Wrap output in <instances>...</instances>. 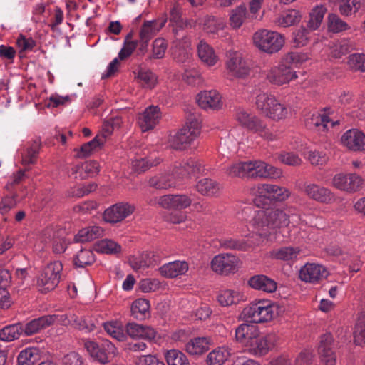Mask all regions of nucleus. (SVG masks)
I'll return each mask as SVG.
<instances>
[{"label": "nucleus", "instance_id": "nucleus-8", "mask_svg": "<svg viewBox=\"0 0 365 365\" xmlns=\"http://www.w3.org/2000/svg\"><path fill=\"white\" fill-rule=\"evenodd\" d=\"M277 307L269 301L259 300L250 303L244 308V319L252 323H264L271 321L277 314Z\"/></svg>", "mask_w": 365, "mask_h": 365}, {"label": "nucleus", "instance_id": "nucleus-39", "mask_svg": "<svg viewBox=\"0 0 365 365\" xmlns=\"http://www.w3.org/2000/svg\"><path fill=\"white\" fill-rule=\"evenodd\" d=\"M41 351L37 347H28L21 351L17 357L19 365H33L40 359Z\"/></svg>", "mask_w": 365, "mask_h": 365}, {"label": "nucleus", "instance_id": "nucleus-4", "mask_svg": "<svg viewBox=\"0 0 365 365\" xmlns=\"http://www.w3.org/2000/svg\"><path fill=\"white\" fill-rule=\"evenodd\" d=\"M238 123L247 130L258 134L261 138L269 141L277 138L278 134L273 128H269L264 120L245 110L240 109L236 113Z\"/></svg>", "mask_w": 365, "mask_h": 365}, {"label": "nucleus", "instance_id": "nucleus-45", "mask_svg": "<svg viewBox=\"0 0 365 365\" xmlns=\"http://www.w3.org/2000/svg\"><path fill=\"white\" fill-rule=\"evenodd\" d=\"M95 260V255L90 249H81L73 257V264L78 267L91 265Z\"/></svg>", "mask_w": 365, "mask_h": 365}, {"label": "nucleus", "instance_id": "nucleus-19", "mask_svg": "<svg viewBox=\"0 0 365 365\" xmlns=\"http://www.w3.org/2000/svg\"><path fill=\"white\" fill-rule=\"evenodd\" d=\"M342 144L354 151L365 150V135L357 129L345 132L341 138Z\"/></svg>", "mask_w": 365, "mask_h": 365}, {"label": "nucleus", "instance_id": "nucleus-3", "mask_svg": "<svg viewBox=\"0 0 365 365\" xmlns=\"http://www.w3.org/2000/svg\"><path fill=\"white\" fill-rule=\"evenodd\" d=\"M299 56L297 53H288L283 58V62L277 66L270 68L266 74V78L272 84L281 86L289 83L297 78L296 73L287 64L297 63Z\"/></svg>", "mask_w": 365, "mask_h": 365}, {"label": "nucleus", "instance_id": "nucleus-27", "mask_svg": "<svg viewBox=\"0 0 365 365\" xmlns=\"http://www.w3.org/2000/svg\"><path fill=\"white\" fill-rule=\"evenodd\" d=\"M57 315H45L31 320L23 326V331L26 336L36 334L51 325L56 320Z\"/></svg>", "mask_w": 365, "mask_h": 365}, {"label": "nucleus", "instance_id": "nucleus-20", "mask_svg": "<svg viewBox=\"0 0 365 365\" xmlns=\"http://www.w3.org/2000/svg\"><path fill=\"white\" fill-rule=\"evenodd\" d=\"M167 22L165 18H157L153 20H145L141 25L138 31V38L150 41Z\"/></svg>", "mask_w": 365, "mask_h": 365}, {"label": "nucleus", "instance_id": "nucleus-12", "mask_svg": "<svg viewBox=\"0 0 365 365\" xmlns=\"http://www.w3.org/2000/svg\"><path fill=\"white\" fill-rule=\"evenodd\" d=\"M238 259L231 254H220L215 256L211 262L212 269L221 274L235 272L237 269Z\"/></svg>", "mask_w": 365, "mask_h": 365}, {"label": "nucleus", "instance_id": "nucleus-22", "mask_svg": "<svg viewBox=\"0 0 365 365\" xmlns=\"http://www.w3.org/2000/svg\"><path fill=\"white\" fill-rule=\"evenodd\" d=\"M192 202V198L186 195H167L158 200V204L166 209H185Z\"/></svg>", "mask_w": 365, "mask_h": 365}, {"label": "nucleus", "instance_id": "nucleus-41", "mask_svg": "<svg viewBox=\"0 0 365 365\" xmlns=\"http://www.w3.org/2000/svg\"><path fill=\"white\" fill-rule=\"evenodd\" d=\"M149 185L156 189H168L179 185L176 178L171 175H158L149 180Z\"/></svg>", "mask_w": 365, "mask_h": 365}, {"label": "nucleus", "instance_id": "nucleus-62", "mask_svg": "<svg viewBox=\"0 0 365 365\" xmlns=\"http://www.w3.org/2000/svg\"><path fill=\"white\" fill-rule=\"evenodd\" d=\"M225 26L223 21L214 16H207L203 23V30L210 34H215Z\"/></svg>", "mask_w": 365, "mask_h": 365}, {"label": "nucleus", "instance_id": "nucleus-50", "mask_svg": "<svg viewBox=\"0 0 365 365\" xmlns=\"http://www.w3.org/2000/svg\"><path fill=\"white\" fill-rule=\"evenodd\" d=\"M95 250L98 252L110 255L120 252L121 247L112 240L103 239L95 245Z\"/></svg>", "mask_w": 365, "mask_h": 365}, {"label": "nucleus", "instance_id": "nucleus-49", "mask_svg": "<svg viewBox=\"0 0 365 365\" xmlns=\"http://www.w3.org/2000/svg\"><path fill=\"white\" fill-rule=\"evenodd\" d=\"M247 9L245 5H240L230 12V23L233 29H239L244 21L248 19Z\"/></svg>", "mask_w": 365, "mask_h": 365}, {"label": "nucleus", "instance_id": "nucleus-63", "mask_svg": "<svg viewBox=\"0 0 365 365\" xmlns=\"http://www.w3.org/2000/svg\"><path fill=\"white\" fill-rule=\"evenodd\" d=\"M16 46L19 49V53H26L32 51L36 46V42L31 37H26L23 34H20L16 39Z\"/></svg>", "mask_w": 365, "mask_h": 365}, {"label": "nucleus", "instance_id": "nucleus-64", "mask_svg": "<svg viewBox=\"0 0 365 365\" xmlns=\"http://www.w3.org/2000/svg\"><path fill=\"white\" fill-rule=\"evenodd\" d=\"M348 64L354 71H365V54L354 53L349 56Z\"/></svg>", "mask_w": 365, "mask_h": 365}, {"label": "nucleus", "instance_id": "nucleus-24", "mask_svg": "<svg viewBox=\"0 0 365 365\" xmlns=\"http://www.w3.org/2000/svg\"><path fill=\"white\" fill-rule=\"evenodd\" d=\"M325 110L323 113H314L306 120V125L309 129L317 128L320 131H326L329 127H334L339 124V120H332L327 114Z\"/></svg>", "mask_w": 365, "mask_h": 365}, {"label": "nucleus", "instance_id": "nucleus-1", "mask_svg": "<svg viewBox=\"0 0 365 365\" xmlns=\"http://www.w3.org/2000/svg\"><path fill=\"white\" fill-rule=\"evenodd\" d=\"M238 218L249 221L259 236L269 240H272V235L277 227H287L289 224L297 226L304 222L294 206H287L282 210L267 209L254 212L251 207H245L238 214Z\"/></svg>", "mask_w": 365, "mask_h": 365}, {"label": "nucleus", "instance_id": "nucleus-6", "mask_svg": "<svg viewBox=\"0 0 365 365\" xmlns=\"http://www.w3.org/2000/svg\"><path fill=\"white\" fill-rule=\"evenodd\" d=\"M201 130L200 122L195 118H190L185 125L170 135L169 143L175 150H185L190 146L199 136Z\"/></svg>", "mask_w": 365, "mask_h": 365}, {"label": "nucleus", "instance_id": "nucleus-56", "mask_svg": "<svg viewBox=\"0 0 365 365\" xmlns=\"http://www.w3.org/2000/svg\"><path fill=\"white\" fill-rule=\"evenodd\" d=\"M165 357L168 365H190L187 356L176 349L168 351Z\"/></svg>", "mask_w": 365, "mask_h": 365}, {"label": "nucleus", "instance_id": "nucleus-36", "mask_svg": "<svg viewBox=\"0 0 365 365\" xmlns=\"http://www.w3.org/2000/svg\"><path fill=\"white\" fill-rule=\"evenodd\" d=\"M210 340L207 337H196L185 344V351L193 356L201 355L209 349Z\"/></svg>", "mask_w": 365, "mask_h": 365}, {"label": "nucleus", "instance_id": "nucleus-15", "mask_svg": "<svg viewBox=\"0 0 365 365\" xmlns=\"http://www.w3.org/2000/svg\"><path fill=\"white\" fill-rule=\"evenodd\" d=\"M333 336L330 333L321 336L318 352L324 365H336V356L334 351Z\"/></svg>", "mask_w": 365, "mask_h": 365}, {"label": "nucleus", "instance_id": "nucleus-26", "mask_svg": "<svg viewBox=\"0 0 365 365\" xmlns=\"http://www.w3.org/2000/svg\"><path fill=\"white\" fill-rule=\"evenodd\" d=\"M190 45V41L186 37L175 41L171 48L173 59L178 63L188 62L192 57Z\"/></svg>", "mask_w": 365, "mask_h": 365}, {"label": "nucleus", "instance_id": "nucleus-21", "mask_svg": "<svg viewBox=\"0 0 365 365\" xmlns=\"http://www.w3.org/2000/svg\"><path fill=\"white\" fill-rule=\"evenodd\" d=\"M197 102L205 110H218L222 106L221 96L215 90L201 91L197 96Z\"/></svg>", "mask_w": 365, "mask_h": 365}, {"label": "nucleus", "instance_id": "nucleus-44", "mask_svg": "<svg viewBox=\"0 0 365 365\" xmlns=\"http://www.w3.org/2000/svg\"><path fill=\"white\" fill-rule=\"evenodd\" d=\"M135 78L142 87L151 89L157 83V76L149 69L140 68Z\"/></svg>", "mask_w": 365, "mask_h": 365}, {"label": "nucleus", "instance_id": "nucleus-59", "mask_svg": "<svg viewBox=\"0 0 365 365\" xmlns=\"http://www.w3.org/2000/svg\"><path fill=\"white\" fill-rule=\"evenodd\" d=\"M354 334L356 345L364 346L365 344V314H361L358 317Z\"/></svg>", "mask_w": 365, "mask_h": 365}, {"label": "nucleus", "instance_id": "nucleus-28", "mask_svg": "<svg viewBox=\"0 0 365 365\" xmlns=\"http://www.w3.org/2000/svg\"><path fill=\"white\" fill-rule=\"evenodd\" d=\"M304 192L309 198L322 203H329L334 197L332 192L328 188L314 183L306 184Z\"/></svg>", "mask_w": 365, "mask_h": 365}, {"label": "nucleus", "instance_id": "nucleus-43", "mask_svg": "<svg viewBox=\"0 0 365 365\" xmlns=\"http://www.w3.org/2000/svg\"><path fill=\"white\" fill-rule=\"evenodd\" d=\"M103 230L99 226H90L79 230L75 236L76 242H89L103 235Z\"/></svg>", "mask_w": 365, "mask_h": 365}, {"label": "nucleus", "instance_id": "nucleus-54", "mask_svg": "<svg viewBox=\"0 0 365 365\" xmlns=\"http://www.w3.org/2000/svg\"><path fill=\"white\" fill-rule=\"evenodd\" d=\"M168 48L167 41L161 37L155 38L152 43V53L148 59H161L165 56Z\"/></svg>", "mask_w": 365, "mask_h": 365}, {"label": "nucleus", "instance_id": "nucleus-52", "mask_svg": "<svg viewBox=\"0 0 365 365\" xmlns=\"http://www.w3.org/2000/svg\"><path fill=\"white\" fill-rule=\"evenodd\" d=\"M105 331L113 339L123 341L126 339V334L120 322L116 321L108 322L103 324Z\"/></svg>", "mask_w": 365, "mask_h": 365}, {"label": "nucleus", "instance_id": "nucleus-51", "mask_svg": "<svg viewBox=\"0 0 365 365\" xmlns=\"http://www.w3.org/2000/svg\"><path fill=\"white\" fill-rule=\"evenodd\" d=\"M326 13L327 9L325 6L321 5L314 7L309 15L310 18L307 23L308 28L312 31L317 29L321 25Z\"/></svg>", "mask_w": 365, "mask_h": 365}, {"label": "nucleus", "instance_id": "nucleus-7", "mask_svg": "<svg viewBox=\"0 0 365 365\" xmlns=\"http://www.w3.org/2000/svg\"><path fill=\"white\" fill-rule=\"evenodd\" d=\"M252 41L255 47L268 54L277 53L284 44V38L282 34L265 29L256 31Z\"/></svg>", "mask_w": 365, "mask_h": 365}, {"label": "nucleus", "instance_id": "nucleus-37", "mask_svg": "<svg viewBox=\"0 0 365 365\" xmlns=\"http://www.w3.org/2000/svg\"><path fill=\"white\" fill-rule=\"evenodd\" d=\"M231 349L226 346L217 347L207 356V365H223L230 357Z\"/></svg>", "mask_w": 365, "mask_h": 365}, {"label": "nucleus", "instance_id": "nucleus-11", "mask_svg": "<svg viewBox=\"0 0 365 365\" xmlns=\"http://www.w3.org/2000/svg\"><path fill=\"white\" fill-rule=\"evenodd\" d=\"M202 170L203 168L198 160L190 158L181 162H176L173 166L172 175L180 185L185 180L201 173Z\"/></svg>", "mask_w": 365, "mask_h": 365}, {"label": "nucleus", "instance_id": "nucleus-25", "mask_svg": "<svg viewBox=\"0 0 365 365\" xmlns=\"http://www.w3.org/2000/svg\"><path fill=\"white\" fill-rule=\"evenodd\" d=\"M125 331L132 339H143L150 341L154 340L157 334L152 327L135 322H128L125 326Z\"/></svg>", "mask_w": 365, "mask_h": 365}, {"label": "nucleus", "instance_id": "nucleus-38", "mask_svg": "<svg viewBox=\"0 0 365 365\" xmlns=\"http://www.w3.org/2000/svg\"><path fill=\"white\" fill-rule=\"evenodd\" d=\"M197 53L201 61L209 66H214L218 60L214 49L204 41H200Z\"/></svg>", "mask_w": 365, "mask_h": 365}, {"label": "nucleus", "instance_id": "nucleus-33", "mask_svg": "<svg viewBox=\"0 0 365 365\" xmlns=\"http://www.w3.org/2000/svg\"><path fill=\"white\" fill-rule=\"evenodd\" d=\"M354 49V43L349 38H341L334 42L330 48V56L339 59Z\"/></svg>", "mask_w": 365, "mask_h": 365}, {"label": "nucleus", "instance_id": "nucleus-2", "mask_svg": "<svg viewBox=\"0 0 365 365\" xmlns=\"http://www.w3.org/2000/svg\"><path fill=\"white\" fill-rule=\"evenodd\" d=\"M230 177H251L277 178L282 175L280 169L263 161H246L235 163L227 168Z\"/></svg>", "mask_w": 365, "mask_h": 365}, {"label": "nucleus", "instance_id": "nucleus-16", "mask_svg": "<svg viewBox=\"0 0 365 365\" xmlns=\"http://www.w3.org/2000/svg\"><path fill=\"white\" fill-rule=\"evenodd\" d=\"M135 210V207L128 202H120L105 210L103 219L110 223H117L123 221L130 215Z\"/></svg>", "mask_w": 365, "mask_h": 365}, {"label": "nucleus", "instance_id": "nucleus-32", "mask_svg": "<svg viewBox=\"0 0 365 365\" xmlns=\"http://www.w3.org/2000/svg\"><path fill=\"white\" fill-rule=\"evenodd\" d=\"M249 285L257 290L272 293L277 289V282L265 275H255L249 279Z\"/></svg>", "mask_w": 365, "mask_h": 365}, {"label": "nucleus", "instance_id": "nucleus-42", "mask_svg": "<svg viewBox=\"0 0 365 365\" xmlns=\"http://www.w3.org/2000/svg\"><path fill=\"white\" fill-rule=\"evenodd\" d=\"M23 333V324L20 323L7 325L0 330V340L12 341L18 339Z\"/></svg>", "mask_w": 365, "mask_h": 365}, {"label": "nucleus", "instance_id": "nucleus-31", "mask_svg": "<svg viewBox=\"0 0 365 365\" xmlns=\"http://www.w3.org/2000/svg\"><path fill=\"white\" fill-rule=\"evenodd\" d=\"M160 261V256L158 252L146 251L143 252L139 257H135L130 260V264L135 270H139L156 264Z\"/></svg>", "mask_w": 365, "mask_h": 365}, {"label": "nucleus", "instance_id": "nucleus-10", "mask_svg": "<svg viewBox=\"0 0 365 365\" xmlns=\"http://www.w3.org/2000/svg\"><path fill=\"white\" fill-rule=\"evenodd\" d=\"M63 265L61 262L55 261L48 264L40 274L37 286L41 292L53 290L58 284Z\"/></svg>", "mask_w": 365, "mask_h": 365}, {"label": "nucleus", "instance_id": "nucleus-61", "mask_svg": "<svg viewBox=\"0 0 365 365\" xmlns=\"http://www.w3.org/2000/svg\"><path fill=\"white\" fill-rule=\"evenodd\" d=\"M360 6L359 0H340L339 11L342 15L349 16L356 13Z\"/></svg>", "mask_w": 365, "mask_h": 365}, {"label": "nucleus", "instance_id": "nucleus-55", "mask_svg": "<svg viewBox=\"0 0 365 365\" xmlns=\"http://www.w3.org/2000/svg\"><path fill=\"white\" fill-rule=\"evenodd\" d=\"M328 29L333 33H339L349 29L350 26L338 15L329 14L328 16Z\"/></svg>", "mask_w": 365, "mask_h": 365}, {"label": "nucleus", "instance_id": "nucleus-14", "mask_svg": "<svg viewBox=\"0 0 365 365\" xmlns=\"http://www.w3.org/2000/svg\"><path fill=\"white\" fill-rule=\"evenodd\" d=\"M328 275L327 269L316 263H307L301 267L299 273V279L305 282L317 284Z\"/></svg>", "mask_w": 365, "mask_h": 365}, {"label": "nucleus", "instance_id": "nucleus-40", "mask_svg": "<svg viewBox=\"0 0 365 365\" xmlns=\"http://www.w3.org/2000/svg\"><path fill=\"white\" fill-rule=\"evenodd\" d=\"M220 185L210 178H202L196 184V190L202 195L213 196L220 190Z\"/></svg>", "mask_w": 365, "mask_h": 365}, {"label": "nucleus", "instance_id": "nucleus-34", "mask_svg": "<svg viewBox=\"0 0 365 365\" xmlns=\"http://www.w3.org/2000/svg\"><path fill=\"white\" fill-rule=\"evenodd\" d=\"M41 145V142L38 138L29 143L26 148L21 153L22 164L24 165L34 164L36 162Z\"/></svg>", "mask_w": 365, "mask_h": 365}, {"label": "nucleus", "instance_id": "nucleus-5", "mask_svg": "<svg viewBox=\"0 0 365 365\" xmlns=\"http://www.w3.org/2000/svg\"><path fill=\"white\" fill-rule=\"evenodd\" d=\"M257 108L264 116L273 120L279 121L284 119L289 114L288 108L272 95L260 93L256 96Z\"/></svg>", "mask_w": 365, "mask_h": 365}, {"label": "nucleus", "instance_id": "nucleus-30", "mask_svg": "<svg viewBox=\"0 0 365 365\" xmlns=\"http://www.w3.org/2000/svg\"><path fill=\"white\" fill-rule=\"evenodd\" d=\"M188 270V264L185 261H173L165 264L159 268L160 274L166 278H175L185 274Z\"/></svg>", "mask_w": 365, "mask_h": 365}, {"label": "nucleus", "instance_id": "nucleus-9", "mask_svg": "<svg viewBox=\"0 0 365 365\" xmlns=\"http://www.w3.org/2000/svg\"><path fill=\"white\" fill-rule=\"evenodd\" d=\"M290 195L283 187L271 184H260L257 186L255 203L257 206L269 205L274 201H284Z\"/></svg>", "mask_w": 365, "mask_h": 365}, {"label": "nucleus", "instance_id": "nucleus-18", "mask_svg": "<svg viewBox=\"0 0 365 365\" xmlns=\"http://www.w3.org/2000/svg\"><path fill=\"white\" fill-rule=\"evenodd\" d=\"M162 117L160 109L158 106L148 107L138 118V124L143 132L153 129Z\"/></svg>", "mask_w": 365, "mask_h": 365}, {"label": "nucleus", "instance_id": "nucleus-48", "mask_svg": "<svg viewBox=\"0 0 365 365\" xmlns=\"http://www.w3.org/2000/svg\"><path fill=\"white\" fill-rule=\"evenodd\" d=\"M301 16L297 10H288L282 13L275 21L281 27H289L300 21Z\"/></svg>", "mask_w": 365, "mask_h": 365}, {"label": "nucleus", "instance_id": "nucleus-47", "mask_svg": "<svg viewBox=\"0 0 365 365\" xmlns=\"http://www.w3.org/2000/svg\"><path fill=\"white\" fill-rule=\"evenodd\" d=\"M217 299L222 306H230L238 304L243 299V295L238 291L227 289L220 292Z\"/></svg>", "mask_w": 365, "mask_h": 365}, {"label": "nucleus", "instance_id": "nucleus-29", "mask_svg": "<svg viewBox=\"0 0 365 365\" xmlns=\"http://www.w3.org/2000/svg\"><path fill=\"white\" fill-rule=\"evenodd\" d=\"M258 334H259V330L254 324L242 323L235 329L236 341L243 344L246 347Z\"/></svg>", "mask_w": 365, "mask_h": 365}, {"label": "nucleus", "instance_id": "nucleus-58", "mask_svg": "<svg viewBox=\"0 0 365 365\" xmlns=\"http://www.w3.org/2000/svg\"><path fill=\"white\" fill-rule=\"evenodd\" d=\"M68 320V323L74 326L76 328L83 330L86 332H91L94 330L96 326L91 322V320H87L83 317H80L76 315H71Z\"/></svg>", "mask_w": 365, "mask_h": 365}, {"label": "nucleus", "instance_id": "nucleus-60", "mask_svg": "<svg viewBox=\"0 0 365 365\" xmlns=\"http://www.w3.org/2000/svg\"><path fill=\"white\" fill-rule=\"evenodd\" d=\"M305 157L314 165H323L328 160L327 153L322 150H310L305 153Z\"/></svg>", "mask_w": 365, "mask_h": 365}, {"label": "nucleus", "instance_id": "nucleus-35", "mask_svg": "<svg viewBox=\"0 0 365 365\" xmlns=\"http://www.w3.org/2000/svg\"><path fill=\"white\" fill-rule=\"evenodd\" d=\"M271 336H261L260 334L255 336L247 346L250 353L255 355L265 354L269 349Z\"/></svg>", "mask_w": 365, "mask_h": 365}, {"label": "nucleus", "instance_id": "nucleus-57", "mask_svg": "<svg viewBox=\"0 0 365 365\" xmlns=\"http://www.w3.org/2000/svg\"><path fill=\"white\" fill-rule=\"evenodd\" d=\"M150 307L149 302L145 299H138L131 306L132 315L136 319H143L145 317Z\"/></svg>", "mask_w": 365, "mask_h": 365}, {"label": "nucleus", "instance_id": "nucleus-13", "mask_svg": "<svg viewBox=\"0 0 365 365\" xmlns=\"http://www.w3.org/2000/svg\"><path fill=\"white\" fill-rule=\"evenodd\" d=\"M332 184L340 190L353 192L361 187L363 179L356 174L340 173L333 178Z\"/></svg>", "mask_w": 365, "mask_h": 365}, {"label": "nucleus", "instance_id": "nucleus-23", "mask_svg": "<svg viewBox=\"0 0 365 365\" xmlns=\"http://www.w3.org/2000/svg\"><path fill=\"white\" fill-rule=\"evenodd\" d=\"M325 110L323 113H314L306 120V125L309 129L317 128L320 131H326L329 127H334L339 124V120H332L327 114Z\"/></svg>", "mask_w": 365, "mask_h": 365}, {"label": "nucleus", "instance_id": "nucleus-17", "mask_svg": "<svg viewBox=\"0 0 365 365\" xmlns=\"http://www.w3.org/2000/svg\"><path fill=\"white\" fill-rule=\"evenodd\" d=\"M227 68L232 76L244 78L249 74L250 66L242 55L237 51H229Z\"/></svg>", "mask_w": 365, "mask_h": 365}, {"label": "nucleus", "instance_id": "nucleus-46", "mask_svg": "<svg viewBox=\"0 0 365 365\" xmlns=\"http://www.w3.org/2000/svg\"><path fill=\"white\" fill-rule=\"evenodd\" d=\"M299 252L300 250L298 247H282L273 250L272 256L277 259L292 261L297 258Z\"/></svg>", "mask_w": 365, "mask_h": 365}, {"label": "nucleus", "instance_id": "nucleus-53", "mask_svg": "<svg viewBox=\"0 0 365 365\" xmlns=\"http://www.w3.org/2000/svg\"><path fill=\"white\" fill-rule=\"evenodd\" d=\"M159 163V160L153 159L151 157L149 158H138L132 160L131 166L134 172L141 173L146 171L150 168L157 165Z\"/></svg>", "mask_w": 365, "mask_h": 365}]
</instances>
